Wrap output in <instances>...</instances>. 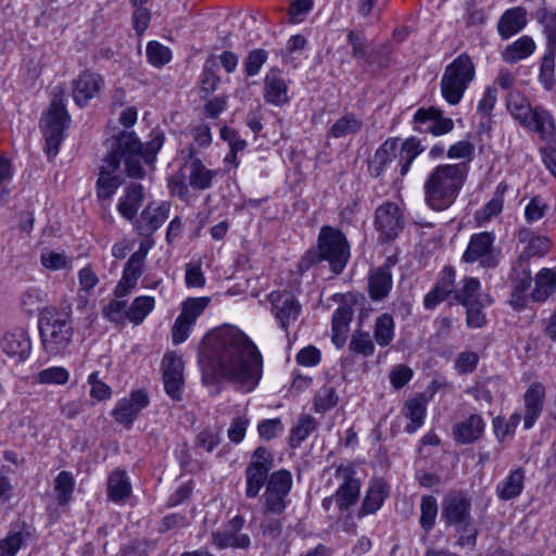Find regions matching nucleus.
I'll list each match as a JSON object with an SVG mask.
<instances>
[{
	"label": "nucleus",
	"mask_w": 556,
	"mask_h": 556,
	"mask_svg": "<svg viewBox=\"0 0 556 556\" xmlns=\"http://www.w3.org/2000/svg\"><path fill=\"white\" fill-rule=\"evenodd\" d=\"M202 382L217 387L224 380L238 391L252 392L263 376V356L240 329L227 327L212 333L201 361Z\"/></svg>",
	"instance_id": "nucleus-1"
},
{
	"label": "nucleus",
	"mask_w": 556,
	"mask_h": 556,
	"mask_svg": "<svg viewBox=\"0 0 556 556\" xmlns=\"http://www.w3.org/2000/svg\"><path fill=\"white\" fill-rule=\"evenodd\" d=\"M136 141L131 135H119L113 140L108 155L103 159L96 184V194L100 202L111 201L116 190L122 186L124 178L118 173L122 162L129 177H143L144 172L140 167V155L136 152Z\"/></svg>",
	"instance_id": "nucleus-2"
},
{
	"label": "nucleus",
	"mask_w": 556,
	"mask_h": 556,
	"mask_svg": "<svg viewBox=\"0 0 556 556\" xmlns=\"http://www.w3.org/2000/svg\"><path fill=\"white\" fill-rule=\"evenodd\" d=\"M467 174L468 168L465 163L435 166L424 184L426 204L433 211L448 208L456 201Z\"/></svg>",
	"instance_id": "nucleus-3"
},
{
	"label": "nucleus",
	"mask_w": 556,
	"mask_h": 556,
	"mask_svg": "<svg viewBox=\"0 0 556 556\" xmlns=\"http://www.w3.org/2000/svg\"><path fill=\"white\" fill-rule=\"evenodd\" d=\"M350 258V244L342 231L330 226H324L318 236L317 250H308L299 263L304 271L313 264L327 261L333 274L339 275L345 268Z\"/></svg>",
	"instance_id": "nucleus-4"
},
{
	"label": "nucleus",
	"mask_w": 556,
	"mask_h": 556,
	"mask_svg": "<svg viewBox=\"0 0 556 556\" xmlns=\"http://www.w3.org/2000/svg\"><path fill=\"white\" fill-rule=\"evenodd\" d=\"M507 110L528 131L536 134L545 146L556 143L555 119L549 111L541 105L532 108L528 99L518 91L507 96Z\"/></svg>",
	"instance_id": "nucleus-5"
},
{
	"label": "nucleus",
	"mask_w": 556,
	"mask_h": 556,
	"mask_svg": "<svg viewBox=\"0 0 556 556\" xmlns=\"http://www.w3.org/2000/svg\"><path fill=\"white\" fill-rule=\"evenodd\" d=\"M38 328L43 351L50 356L62 354L70 345L73 326L68 315L54 307L45 308L38 319Z\"/></svg>",
	"instance_id": "nucleus-6"
},
{
	"label": "nucleus",
	"mask_w": 556,
	"mask_h": 556,
	"mask_svg": "<svg viewBox=\"0 0 556 556\" xmlns=\"http://www.w3.org/2000/svg\"><path fill=\"white\" fill-rule=\"evenodd\" d=\"M475 75L476 67L470 56L467 53L456 56L441 77L440 87L444 100L451 105L458 104Z\"/></svg>",
	"instance_id": "nucleus-7"
},
{
	"label": "nucleus",
	"mask_w": 556,
	"mask_h": 556,
	"mask_svg": "<svg viewBox=\"0 0 556 556\" xmlns=\"http://www.w3.org/2000/svg\"><path fill=\"white\" fill-rule=\"evenodd\" d=\"M70 115L61 98H54L47 115L41 119V129L46 140V152L55 156L64 139V131L68 126Z\"/></svg>",
	"instance_id": "nucleus-8"
},
{
	"label": "nucleus",
	"mask_w": 556,
	"mask_h": 556,
	"mask_svg": "<svg viewBox=\"0 0 556 556\" xmlns=\"http://www.w3.org/2000/svg\"><path fill=\"white\" fill-rule=\"evenodd\" d=\"M274 467V456L264 446H258L252 454L251 460L245 468V496L254 498L258 495L265 482L268 481V473Z\"/></svg>",
	"instance_id": "nucleus-9"
},
{
	"label": "nucleus",
	"mask_w": 556,
	"mask_h": 556,
	"mask_svg": "<svg viewBox=\"0 0 556 556\" xmlns=\"http://www.w3.org/2000/svg\"><path fill=\"white\" fill-rule=\"evenodd\" d=\"M495 239V233L492 231L473 233L463 254V261L479 262L484 268L496 267L500 263V250L494 247Z\"/></svg>",
	"instance_id": "nucleus-10"
},
{
	"label": "nucleus",
	"mask_w": 556,
	"mask_h": 556,
	"mask_svg": "<svg viewBox=\"0 0 556 556\" xmlns=\"http://www.w3.org/2000/svg\"><path fill=\"white\" fill-rule=\"evenodd\" d=\"M355 475L356 471L350 464H341L336 468L334 479L338 489L334 493V500L336 507L340 513L349 510L358 501L361 482Z\"/></svg>",
	"instance_id": "nucleus-11"
},
{
	"label": "nucleus",
	"mask_w": 556,
	"mask_h": 556,
	"mask_svg": "<svg viewBox=\"0 0 556 556\" xmlns=\"http://www.w3.org/2000/svg\"><path fill=\"white\" fill-rule=\"evenodd\" d=\"M374 225L379 233L378 239L382 242H391L404 229L403 211L393 202L382 203L376 208Z\"/></svg>",
	"instance_id": "nucleus-12"
},
{
	"label": "nucleus",
	"mask_w": 556,
	"mask_h": 556,
	"mask_svg": "<svg viewBox=\"0 0 556 556\" xmlns=\"http://www.w3.org/2000/svg\"><path fill=\"white\" fill-rule=\"evenodd\" d=\"M292 486L290 471L280 469L273 472L267 481L264 493L265 513L281 514L287 507V496Z\"/></svg>",
	"instance_id": "nucleus-13"
},
{
	"label": "nucleus",
	"mask_w": 556,
	"mask_h": 556,
	"mask_svg": "<svg viewBox=\"0 0 556 556\" xmlns=\"http://www.w3.org/2000/svg\"><path fill=\"white\" fill-rule=\"evenodd\" d=\"M271 313L283 330L295 323L301 314L302 306L295 296L288 291H271L268 294Z\"/></svg>",
	"instance_id": "nucleus-14"
},
{
	"label": "nucleus",
	"mask_w": 556,
	"mask_h": 556,
	"mask_svg": "<svg viewBox=\"0 0 556 556\" xmlns=\"http://www.w3.org/2000/svg\"><path fill=\"white\" fill-rule=\"evenodd\" d=\"M244 522L243 517L235 516L222 530L212 532L213 544L220 549L249 548L251 545V539L249 534L241 532Z\"/></svg>",
	"instance_id": "nucleus-15"
},
{
	"label": "nucleus",
	"mask_w": 556,
	"mask_h": 556,
	"mask_svg": "<svg viewBox=\"0 0 556 556\" xmlns=\"http://www.w3.org/2000/svg\"><path fill=\"white\" fill-rule=\"evenodd\" d=\"M163 382L166 393L175 401L181 399L184 389V361L174 352H168L162 359Z\"/></svg>",
	"instance_id": "nucleus-16"
},
{
	"label": "nucleus",
	"mask_w": 556,
	"mask_h": 556,
	"mask_svg": "<svg viewBox=\"0 0 556 556\" xmlns=\"http://www.w3.org/2000/svg\"><path fill=\"white\" fill-rule=\"evenodd\" d=\"M414 122L415 130L428 131L433 136L448 134L454 128L453 119L444 117L442 111L433 106L418 109L414 115Z\"/></svg>",
	"instance_id": "nucleus-17"
},
{
	"label": "nucleus",
	"mask_w": 556,
	"mask_h": 556,
	"mask_svg": "<svg viewBox=\"0 0 556 556\" xmlns=\"http://www.w3.org/2000/svg\"><path fill=\"white\" fill-rule=\"evenodd\" d=\"M470 511L471 502L464 492H451L442 502V518L447 526L462 523L472 518Z\"/></svg>",
	"instance_id": "nucleus-18"
},
{
	"label": "nucleus",
	"mask_w": 556,
	"mask_h": 556,
	"mask_svg": "<svg viewBox=\"0 0 556 556\" xmlns=\"http://www.w3.org/2000/svg\"><path fill=\"white\" fill-rule=\"evenodd\" d=\"M104 81L101 75L90 71L83 72L73 81V99L79 106H85L92 98L98 96Z\"/></svg>",
	"instance_id": "nucleus-19"
},
{
	"label": "nucleus",
	"mask_w": 556,
	"mask_h": 556,
	"mask_svg": "<svg viewBox=\"0 0 556 556\" xmlns=\"http://www.w3.org/2000/svg\"><path fill=\"white\" fill-rule=\"evenodd\" d=\"M149 404L147 394L142 391H135L128 399H122L117 402L114 410V419L125 426H130L140 410Z\"/></svg>",
	"instance_id": "nucleus-20"
},
{
	"label": "nucleus",
	"mask_w": 556,
	"mask_h": 556,
	"mask_svg": "<svg viewBox=\"0 0 556 556\" xmlns=\"http://www.w3.org/2000/svg\"><path fill=\"white\" fill-rule=\"evenodd\" d=\"M170 204L166 201L161 203H150L140 214L138 229L141 235H152L169 216Z\"/></svg>",
	"instance_id": "nucleus-21"
},
{
	"label": "nucleus",
	"mask_w": 556,
	"mask_h": 556,
	"mask_svg": "<svg viewBox=\"0 0 556 556\" xmlns=\"http://www.w3.org/2000/svg\"><path fill=\"white\" fill-rule=\"evenodd\" d=\"M516 239L519 244L523 245L520 254L531 258L534 256L541 257L545 255L552 247L551 239L543 235H536L527 227H521L517 233Z\"/></svg>",
	"instance_id": "nucleus-22"
},
{
	"label": "nucleus",
	"mask_w": 556,
	"mask_h": 556,
	"mask_svg": "<svg viewBox=\"0 0 556 556\" xmlns=\"http://www.w3.org/2000/svg\"><path fill=\"white\" fill-rule=\"evenodd\" d=\"M399 139L388 138L374 153L369 161V173L380 177L387 168L397 159Z\"/></svg>",
	"instance_id": "nucleus-23"
},
{
	"label": "nucleus",
	"mask_w": 556,
	"mask_h": 556,
	"mask_svg": "<svg viewBox=\"0 0 556 556\" xmlns=\"http://www.w3.org/2000/svg\"><path fill=\"white\" fill-rule=\"evenodd\" d=\"M527 25V11L522 7L507 9L498 18L497 33L503 40H507L520 33Z\"/></svg>",
	"instance_id": "nucleus-24"
},
{
	"label": "nucleus",
	"mask_w": 556,
	"mask_h": 556,
	"mask_svg": "<svg viewBox=\"0 0 556 556\" xmlns=\"http://www.w3.org/2000/svg\"><path fill=\"white\" fill-rule=\"evenodd\" d=\"M30 538L31 533L25 523L11 525L7 535L0 540V556H16Z\"/></svg>",
	"instance_id": "nucleus-25"
},
{
	"label": "nucleus",
	"mask_w": 556,
	"mask_h": 556,
	"mask_svg": "<svg viewBox=\"0 0 556 556\" xmlns=\"http://www.w3.org/2000/svg\"><path fill=\"white\" fill-rule=\"evenodd\" d=\"M427 412V397L420 393L416 396L408 399L402 408V414L409 420L406 425L405 431L409 434L415 433L424 422Z\"/></svg>",
	"instance_id": "nucleus-26"
},
{
	"label": "nucleus",
	"mask_w": 556,
	"mask_h": 556,
	"mask_svg": "<svg viewBox=\"0 0 556 556\" xmlns=\"http://www.w3.org/2000/svg\"><path fill=\"white\" fill-rule=\"evenodd\" d=\"M264 98L268 103L282 105L288 101V87L280 71L270 70L264 78Z\"/></svg>",
	"instance_id": "nucleus-27"
},
{
	"label": "nucleus",
	"mask_w": 556,
	"mask_h": 556,
	"mask_svg": "<svg viewBox=\"0 0 556 556\" xmlns=\"http://www.w3.org/2000/svg\"><path fill=\"white\" fill-rule=\"evenodd\" d=\"M545 395L544 387L541 383H532L525 394L526 413L523 416L525 429H530L539 416L543 407V400Z\"/></svg>",
	"instance_id": "nucleus-28"
},
{
	"label": "nucleus",
	"mask_w": 556,
	"mask_h": 556,
	"mask_svg": "<svg viewBox=\"0 0 556 556\" xmlns=\"http://www.w3.org/2000/svg\"><path fill=\"white\" fill-rule=\"evenodd\" d=\"M536 49V43L531 36L523 35L508 43L501 52V58L506 64H516L531 56Z\"/></svg>",
	"instance_id": "nucleus-29"
},
{
	"label": "nucleus",
	"mask_w": 556,
	"mask_h": 556,
	"mask_svg": "<svg viewBox=\"0 0 556 556\" xmlns=\"http://www.w3.org/2000/svg\"><path fill=\"white\" fill-rule=\"evenodd\" d=\"M1 348L8 356L21 362L29 356L31 343L27 333L21 330L4 334Z\"/></svg>",
	"instance_id": "nucleus-30"
},
{
	"label": "nucleus",
	"mask_w": 556,
	"mask_h": 556,
	"mask_svg": "<svg viewBox=\"0 0 556 556\" xmlns=\"http://www.w3.org/2000/svg\"><path fill=\"white\" fill-rule=\"evenodd\" d=\"M184 168L188 172L190 187L197 190L208 189L216 176V172L208 169L202 161L197 157H190V160L184 164Z\"/></svg>",
	"instance_id": "nucleus-31"
},
{
	"label": "nucleus",
	"mask_w": 556,
	"mask_h": 556,
	"mask_svg": "<svg viewBox=\"0 0 556 556\" xmlns=\"http://www.w3.org/2000/svg\"><path fill=\"white\" fill-rule=\"evenodd\" d=\"M484 428L483 418L478 414H471L454 427V438L458 443L469 444L480 439Z\"/></svg>",
	"instance_id": "nucleus-32"
},
{
	"label": "nucleus",
	"mask_w": 556,
	"mask_h": 556,
	"mask_svg": "<svg viewBox=\"0 0 556 556\" xmlns=\"http://www.w3.org/2000/svg\"><path fill=\"white\" fill-rule=\"evenodd\" d=\"M556 292V267L542 268L534 277V288L531 291V299L534 302H545Z\"/></svg>",
	"instance_id": "nucleus-33"
},
{
	"label": "nucleus",
	"mask_w": 556,
	"mask_h": 556,
	"mask_svg": "<svg viewBox=\"0 0 556 556\" xmlns=\"http://www.w3.org/2000/svg\"><path fill=\"white\" fill-rule=\"evenodd\" d=\"M392 274L389 267L382 266L374 269L368 277L369 296L374 301L387 298L392 289Z\"/></svg>",
	"instance_id": "nucleus-34"
},
{
	"label": "nucleus",
	"mask_w": 556,
	"mask_h": 556,
	"mask_svg": "<svg viewBox=\"0 0 556 556\" xmlns=\"http://www.w3.org/2000/svg\"><path fill=\"white\" fill-rule=\"evenodd\" d=\"M425 151L420 139L409 137L402 141L397 150V168L401 177H405L410 169L413 162Z\"/></svg>",
	"instance_id": "nucleus-35"
},
{
	"label": "nucleus",
	"mask_w": 556,
	"mask_h": 556,
	"mask_svg": "<svg viewBox=\"0 0 556 556\" xmlns=\"http://www.w3.org/2000/svg\"><path fill=\"white\" fill-rule=\"evenodd\" d=\"M143 198V187L140 184L132 182L127 186L124 195L117 204L119 214L126 219L131 220L137 215Z\"/></svg>",
	"instance_id": "nucleus-36"
},
{
	"label": "nucleus",
	"mask_w": 556,
	"mask_h": 556,
	"mask_svg": "<svg viewBox=\"0 0 556 556\" xmlns=\"http://www.w3.org/2000/svg\"><path fill=\"white\" fill-rule=\"evenodd\" d=\"M338 382L334 379L327 381L316 391L313 402V409L317 414H325L337 406L339 395L337 392Z\"/></svg>",
	"instance_id": "nucleus-37"
},
{
	"label": "nucleus",
	"mask_w": 556,
	"mask_h": 556,
	"mask_svg": "<svg viewBox=\"0 0 556 556\" xmlns=\"http://www.w3.org/2000/svg\"><path fill=\"white\" fill-rule=\"evenodd\" d=\"M388 494L389 486L386 481L381 479L371 481L363 501L361 514L369 515L376 513L382 506Z\"/></svg>",
	"instance_id": "nucleus-38"
},
{
	"label": "nucleus",
	"mask_w": 556,
	"mask_h": 556,
	"mask_svg": "<svg viewBox=\"0 0 556 556\" xmlns=\"http://www.w3.org/2000/svg\"><path fill=\"white\" fill-rule=\"evenodd\" d=\"M106 493L114 503H122L130 495L131 484L124 470L115 469L109 475Z\"/></svg>",
	"instance_id": "nucleus-39"
},
{
	"label": "nucleus",
	"mask_w": 556,
	"mask_h": 556,
	"mask_svg": "<svg viewBox=\"0 0 556 556\" xmlns=\"http://www.w3.org/2000/svg\"><path fill=\"white\" fill-rule=\"evenodd\" d=\"M525 472L521 468H517L508 473L496 485V494L502 501H509L519 496L523 490Z\"/></svg>",
	"instance_id": "nucleus-40"
},
{
	"label": "nucleus",
	"mask_w": 556,
	"mask_h": 556,
	"mask_svg": "<svg viewBox=\"0 0 556 556\" xmlns=\"http://www.w3.org/2000/svg\"><path fill=\"white\" fill-rule=\"evenodd\" d=\"M121 135H131L134 137L137 146L136 152L140 155V167H142V163H152L155 160L156 153L164 143V135L160 131L153 132L152 138L146 143V146L141 144L134 132H122ZM141 169L143 170V168Z\"/></svg>",
	"instance_id": "nucleus-41"
},
{
	"label": "nucleus",
	"mask_w": 556,
	"mask_h": 556,
	"mask_svg": "<svg viewBox=\"0 0 556 556\" xmlns=\"http://www.w3.org/2000/svg\"><path fill=\"white\" fill-rule=\"evenodd\" d=\"M154 306L155 300L153 296H137L134 299L129 308L126 311V318L135 326H138L153 311Z\"/></svg>",
	"instance_id": "nucleus-42"
},
{
	"label": "nucleus",
	"mask_w": 556,
	"mask_h": 556,
	"mask_svg": "<svg viewBox=\"0 0 556 556\" xmlns=\"http://www.w3.org/2000/svg\"><path fill=\"white\" fill-rule=\"evenodd\" d=\"M75 479L70 471H61L54 479L53 490L56 503L60 506L68 504L73 498Z\"/></svg>",
	"instance_id": "nucleus-43"
},
{
	"label": "nucleus",
	"mask_w": 556,
	"mask_h": 556,
	"mask_svg": "<svg viewBox=\"0 0 556 556\" xmlns=\"http://www.w3.org/2000/svg\"><path fill=\"white\" fill-rule=\"evenodd\" d=\"M363 127V121L354 113H346L341 116L329 129V136L343 138L357 134Z\"/></svg>",
	"instance_id": "nucleus-44"
},
{
	"label": "nucleus",
	"mask_w": 556,
	"mask_h": 556,
	"mask_svg": "<svg viewBox=\"0 0 556 556\" xmlns=\"http://www.w3.org/2000/svg\"><path fill=\"white\" fill-rule=\"evenodd\" d=\"M556 48H546L544 55L541 59L539 81L542 87L549 91L555 87V58Z\"/></svg>",
	"instance_id": "nucleus-45"
},
{
	"label": "nucleus",
	"mask_w": 556,
	"mask_h": 556,
	"mask_svg": "<svg viewBox=\"0 0 556 556\" xmlns=\"http://www.w3.org/2000/svg\"><path fill=\"white\" fill-rule=\"evenodd\" d=\"M480 281L475 277H465L460 280V285L455 290L454 300L462 305L480 301Z\"/></svg>",
	"instance_id": "nucleus-46"
},
{
	"label": "nucleus",
	"mask_w": 556,
	"mask_h": 556,
	"mask_svg": "<svg viewBox=\"0 0 556 556\" xmlns=\"http://www.w3.org/2000/svg\"><path fill=\"white\" fill-rule=\"evenodd\" d=\"M394 319L390 314L380 315L374 326V338L378 345H390L394 339Z\"/></svg>",
	"instance_id": "nucleus-47"
},
{
	"label": "nucleus",
	"mask_w": 556,
	"mask_h": 556,
	"mask_svg": "<svg viewBox=\"0 0 556 556\" xmlns=\"http://www.w3.org/2000/svg\"><path fill=\"white\" fill-rule=\"evenodd\" d=\"M216 67L217 63L213 58L205 61L203 73L200 79V93L202 98H207L211 96L219 83V77L215 72Z\"/></svg>",
	"instance_id": "nucleus-48"
},
{
	"label": "nucleus",
	"mask_w": 556,
	"mask_h": 556,
	"mask_svg": "<svg viewBox=\"0 0 556 556\" xmlns=\"http://www.w3.org/2000/svg\"><path fill=\"white\" fill-rule=\"evenodd\" d=\"M438 516V503L434 496L424 495L420 501V527L429 532L435 525Z\"/></svg>",
	"instance_id": "nucleus-49"
},
{
	"label": "nucleus",
	"mask_w": 556,
	"mask_h": 556,
	"mask_svg": "<svg viewBox=\"0 0 556 556\" xmlns=\"http://www.w3.org/2000/svg\"><path fill=\"white\" fill-rule=\"evenodd\" d=\"M349 350L364 357L374 355L375 344L369 332L356 330L351 337Z\"/></svg>",
	"instance_id": "nucleus-50"
},
{
	"label": "nucleus",
	"mask_w": 556,
	"mask_h": 556,
	"mask_svg": "<svg viewBox=\"0 0 556 556\" xmlns=\"http://www.w3.org/2000/svg\"><path fill=\"white\" fill-rule=\"evenodd\" d=\"M210 303L211 298L208 296L188 298L182 302L180 315L194 324L198 317L207 308Z\"/></svg>",
	"instance_id": "nucleus-51"
},
{
	"label": "nucleus",
	"mask_w": 556,
	"mask_h": 556,
	"mask_svg": "<svg viewBox=\"0 0 556 556\" xmlns=\"http://www.w3.org/2000/svg\"><path fill=\"white\" fill-rule=\"evenodd\" d=\"M40 263L49 270L67 269L72 266V257L64 252L45 249L40 254Z\"/></svg>",
	"instance_id": "nucleus-52"
},
{
	"label": "nucleus",
	"mask_w": 556,
	"mask_h": 556,
	"mask_svg": "<svg viewBox=\"0 0 556 556\" xmlns=\"http://www.w3.org/2000/svg\"><path fill=\"white\" fill-rule=\"evenodd\" d=\"M504 200L501 199V190L494 192L492 199L480 210L475 213V220L478 225H483L490 222L493 217L501 214L503 211Z\"/></svg>",
	"instance_id": "nucleus-53"
},
{
	"label": "nucleus",
	"mask_w": 556,
	"mask_h": 556,
	"mask_svg": "<svg viewBox=\"0 0 556 556\" xmlns=\"http://www.w3.org/2000/svg\"><path fill=\"white\" fill-rule=\"evenodd\" d=\"M70 379V372L62 366H52L40 370L36 376V382L40 384H65Z\"/></svg>",
	"instance_id": "nucleus-54"
},
{
	"label": "nucleus",
	"mask_w": 556,
	"mask_h": 556,
	"mask_svg": "<svg viewBox=\"0 0 556 556\" xmlns=\"http://www.w3.org/2000/svg\"><path fill=\"white\" fill-rule=\"evenodd\" d=\"M453 527L458 534L457 543L463 547L473 548L478 536V529L473 523V518L465 520L462 523H455Z\"/></svg>",
	"instance_id": "nucleus-55"
},
{
	"label": "nucleus",
	"mask_w": 556,
	"mask_h": 556,
	"mask_svg": "<svg viewBox=\"0 0 556 556\" xmlns=\"http://www.w3.org/2000/svg\"><path fill=\"white\" fill-rule=\"evenodd\" d=\"M538 20L544 28L547 48H556V12L541 9L538 11Z\"/></svg>",
	"instance_id": "nucleus-56"
},
{
	"label": "nucleus",
	"mask_w": 556,
	"mask_h": 556,
	"mask_svg": "<svg viewBox=\"0 0 556 556\" xmlns=\"http://www.w3.org/2000/svg\"><path fill=\"white\" fill-rule=\"evenodd\" d=\"M315 428L316 420L312 416L305 415L301 417L298 425L291 430L290 441L292 445H300V443L304 441Z\"/></svg>",
	"instance_id": "nucleus-57"
},
{
	"label": "nucleus",
	"mask_w": 556,
	"mask_h": 556,
	"mask_svg": "<svg viewBox=\"0 0 556 556\" xmlns=\"http://www.w3.org/2000/svg\"><path fill=\"white\" fill-rule=\"evenodd\" d=\"M189 181L187 182V173L182 165L180 169L168 179V189L172 195L186 200L189 197Z\"/></svg>",
	"instance_id": "nucleus-58"
},
{
	"label": "nucleus",
	"mask_w": 556,
	"mask_h": 556,
	"mask_svg": "<svg viewBox=\"0 0 556 556\" xmlns=\"http://www.w3.org/2000/svg\"><path fill=\"white\" fill-rule=\"evenodd\" d=\"M147 58L152 65L160 67L168 63L172 55L167 47L152 41L147 46Z\"/></svg>",
	"instance_id": "nucleus-59"
},
{
	"label": "nucleus",
	"mask_w": 556,
	"mask_h": 556,
	"mask_svg": "<svg viewBox=\"0 0 556 556\" xmlns=\"http://www.w3.org/2000/svg\"><path fill=\"white\" fill-rule=\"evenodd\" d=\"M90 396L97 401H105L112 396V389L99 378V372L93 371L88 376Z\"/></svg>",
	"instance_id": "nucleus-60"
},
{
	"label": "nucleus",
	"mask_w": 556,
	"mask_h": 556,
	"mask_svg": "<svg viewBox=\"0 0 556 556\" xmlns=\"http://www.w3.org/2000/svg\"><path fill=\"white\" fill-rule=\"evenodd\" d=\"M220 443L219 432L214 430L211 427H206L201 430L197 437L194 444L197 447L203 448L204 451L211 453L217 447Z\"/></svg>",
	"instance_id": "nucleus-61"
},
{
	"label": "nucleus",
	"mask_w": 556,
	"mask_h": 556,
	"mask_svg": "<svg viewBox=\"0 0 556 556\" xmlns=\"http://www.w3.org/2000/svg\"><path fill=\"white\" fill-rule=\"evenodd\" d=\"M268 58L267 51L264 49H254L249 52L244 60V71L248 76L258 74L262 66L266 63Z\"/></svg>",
	"instance_id": "nucleus-62"
},
{
	"label": "nucleus",
	"mask_w": 556,
	"mask_h": 556,
	"mask_svg": "<svg viewBox=\"0 0 556 556\" xmlns=\"http://www.w3.org/2000/svg\"><path fill=\"white\" fill-rule=\"evenodd\" d=\"M45 293L37 288H29L21 296V304L27 313H34L40 309L41 304L46 301Z\"/></svg>",
	"instance_id": "nucleus-63"
},
{
	"label": "nucleus",
	"mask_w": 556,
	"mask_h": 556,
	"mask_svg": "<svg viewBox=\"0 0 556 556\" xmlns=\"http://www.w3.org/2000/svg\"><path fill=\"white\" fill-rule=\"evenodd\" d=\"M353 318V309L349 305H340L332 315V330L348 332Z\"/></svg>",
	"instance_id": "nucleus-64"
}]
</instances>
